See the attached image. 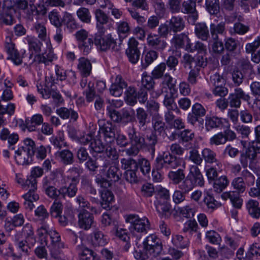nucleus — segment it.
<instances>
[{"label":"nucleus","instance_id":"1","mask_svg":"<svg viewBox=\"0 0 260 260\" xmlns=\"http://www.w3.org/2000/svg\"><path fill=\"white\" fill-rule=\"evenodd\" d=\"M127 135L131 146L123 150L126 155L131 157L136 156L141 150H148L152 155L154 154L155 146L158 142V138L154 132L151 131L144 136L132 126L128 129Z\"/></svg>","mask_w":260,"mask_h":260},{"label":"nucleus","instance_id":"2","mask_svg":"<svg viewBox=\"0 0 260 260\" xmlns=\"http://www.w3.org/2000/svg\"><path fill=\"white\" fill-rule=\"evenodd\" d=\"M180 167L184 169L185 167V162L182 158L164 152L154 160L152 172V179L154 182H160L163 179L164 174L170 170H175Z\"/></svg>","mask_w":260,"mask_h":260},{"label":"nucleus","instance_id":"3","mask_svg":"<svg viewBox=\"0 0 260 260\" xmlns=\"http://www.w3.org/2000/svg\"><path fill=\"white\" fill-rule=\"evenodd\" d=\"M232 186L235 189V191L225 192L222 194L221 198L224 200L229 199L235 208L240 209L242 205V199L240 198L239 194L245 191V182L243 178L238 177L233 180Z\"/></svg>","mask_w":260,"mask_h":260},{"label":"nucleus","instance_id":"4","mask_svg":"<svg viewBox=\"0 0 260 260\" xmlns=\"http://www.w3.org/2000/svg\"><path fill=\"white\" fill-rule=\"evenodd\" d=\"M105 30H103V31L98 30L94 35V43L98 49L103 51H106L109 49H111L112 51H117L118 49L115 39L110 34L105 35Z\"/></svg>","mask_w":260,"mask_h":260},{"label":"nucleus","instance_id":"5","mask_svg":"<svg viewBox=\"0 0 260 260\" xmlns=\"http://www.w3.org/2000/svg\"><path fill=\"white\" fill-rule=\"evenodd\" d=\"M107 110L110 118L116 123L126 124L135 119V111L132 109H122L119 112L109 106L107 107Z\"/></svg>","mask_w":260,"mask_h":260},{"label":"nucleus","instance_id":"6","mask_svg":"<svg viewBox=\"0 0 260 260\" xmlns=\"http://www.w3.org/2000/svg\"><path fill=\"white\" fill-rule=\"evenodd\" d=\"M127 223H129V230L132 233H144L150 229V223L148 219L146 217L140 218L136 214H129L125 218Z\"/></svg>","mask_w":260,"mask_h":260},{"label":"nucleus","instance_id":"7","mask_svg":"<svg viewBox=\"0 0 260 260\" xmlns=\"http://www.w3.org/2000/svg\"><path fill=\"white\" fill-rule=\"evenodd\" d=\"M143 250L154 257L159 255L162 250L160 240L154 234L147 237L143 242Z\"/></svg>","mask_w":260,"mask_h":260},{"label":"nucleus","instance_id":"8","mask_svg":"<svg viewBox=\"0 0 260 260\" xmlns=\"http://www.w3.org/2000/svg\"><path fill=\"white\" fill-rule=\"evenodd\" d=\"M225 80L218 73L210 76V83L214 87L212 92L215 96L223 97L228 93V89L225 86Z\"/></svg>","mask_w":260,"mask_h":260},{"label":"nucleus","instance_id":"9","mask_svg":"<svg viewBox=\"0 0 260 260\" xmlns=\"http://www.w3.org/2000/svg\"><path fill=\"white\" fill-rule=\"evenodd\" d=\"M99 133L103 135L104 140L107 143H113L115 138L116 125L110 121L105 120L99 122Z\"/></svg>","mask_w":260,"mask_h":260},{"label":"nucleus","instance_id":"10","mask_svg":"<svg viewBox=\"0 0 260 260\" xmlns=\"http://www.w3.org/2000/svg\"><path fill=\"white\" fill-rule=\"evenodd\" d=\"M42 190L49 198L56 200L60 199V188L57 189L55 186L54 179L48 176L44 177L42 181Z\"/></svg>","mask_w":260,"mask_h":260},{"label":"nucleus","instance_id":"11","mask_svg":"<svg viewBox=\"0 0 260 260\" xmlns=\"http://www.w3.org/2000/svg\"><path fill=\"white\" fill-rule=\"evenodd\" d=\"M196 6L194 0L182 1L180 12L187 15V21L190 24H194L199 17Z\"/></svg>","mask_w":260,"mask_h":260},{"label":"nucleus","instance_id":"12","mask_svg":"<svg viewBox=\"0 0 260 260\" xmlns=\"http://www.w3.org/2000/svg\"><path fill=\"white\" fill-rule=\"evenodd\" d=\"M250 97L246 94L243 90L239 87H237L234 90V92L229 94L228 98V103L232 108H239L241 104V100L245 101H249Z\"/></svg>","mask_w":260,"mask_h":260},{"label":"nucleus","instance_id":"13","mask_svg":"<svg viewBox=\"0 0 260 260\" xmlns=\"http://www.w3.org/2000/svg\"><path fill=\"white\" fill-rule=\"evenodd\" d=\"M5 50L8 54L7 59H11L15 64L19 65L22 62V58L24 57V54L25 51L23 50L22 52V55L15 48V45L12 42L11 39L9 37L6 38L5 42Z\"/></svg>","mask_w":260,"mask_h":260},{"label":"nucleus","instance_id":"14","mask_svg":"<svg viewBox=\"0 0 260 260\" xmlns=\"http://www.w3.org/2000/svg\"><path fill=\"white\" fill-rule=\"evenodd\" d=\"M104 158L101 167L107 168L110 165L112 161L118 159L119 154L113 143H107L103 153Z\"/></svg>","mask_w":260,"mask_h":260},{"label":"nucleus","instance_id":"15","mask_svg":"<svg viewBox=\"0 0 260 260\" xmlns=\"http://www.w3.org/2000/svg\"><path fill=\"white\" fill-rule=\"evenodd\" d=\"M138 41L134 38H131L128 42V48L125 53L128 60L133 64H136L139 60L140 56V51L138 48Z\"/></svg>","mask_w":260,"mask_h":260},{"label":"nucleus","instance_id":"16","mask_svg":"<svg viewBox=\"0 0 260 260\" xmlns=\"http://www.w3.org/2000/svg\"><path fill=\"white\" fill-rule=\"evenodd\" d=\"M183 60L190 69H197L200 71L201 68H204L207 66V59L202 55H197L192 57L191 55L185 54L183 57Z\"/></svg>","mask_w":260,"mask_h":260},{"label":"nucleus","instance_id":"17","mask_svg":"<svg viewBox=\"0 0 260 260\" xmlns=\"http://www.w3.org/2000/svg\"><path fill=\"white\" fill-rule=\"evenodd\" d=\"M147 42L148 46L157 52L163 51L167 46V42L161 37L152 34L148 35Z\"/></svg>","mask_w":260,"mask_h":260},{"label":"nucleus","instance_id":"18","mask_svg":"<svg viewBox=\"0 0 260 260\" xmlns=\"http://www.w3.org/2000/svg\"><path fill=\"white\" fill-rule=\"evenodd\" d=\"M200 206L205 211L212 212L221 206V204L216 201L214 197L209 192L204 193L202 201L199 203Z\"/></svg>","mask_w":260,"mask_h":260},{"label":"nucleus","instance_id":"19","mask_svg":"<svg viewBox=\"0 0 260 260\" xmlns=\"http://www.w3.org/2000/svg\"><path fill=\"white\" fill-rule=\"evenodd\" d=\"M93 221L94 217L91 213L85 209L80 210L78 214V225L81 229L89 230Z\"/></svg>","mask_w":260,"mask_h":260},{"label":"nucleus","instance_id":"20","mask_svg":"<svg viewBox=\"0 0 260 260\" xmlns=\"http://www.w3.org/2000/svg\"><path fill=\"white\" fill-rule=\"evenodd\" d=\"M176 92L175 89H171L169 91L165 92V98L163 101L164 106L167 109V112H173L177 113L180 112V110L178 108L177 104L175 102V94Z\"/></svg>","mask_w":260,"mask_h":260},{"label":"nucleus","instance_id":"21","mask_svg":"<svg viewBox=\"0 0 260 260\" xmlns=\"http://www.w3.org/2000/svg\"><path fill=\"white\" fill-rule=\"evenodd\" d=\"M169 24L171 31L174 34L182 31L185 27V22L183 18L179 15H173L166 21Z\"/></svg>","mask_w":260,"mask_h":260},{"label":"nucleus","instance_id":"22","mask_svg":"<svg viewBox=\"0 0 260 260\" xmlns=\"http://www.w3.org/2000/svg\"><path fill=\"white\" fill-rule=\"evenodd\" d=\"M186 177L191 180L196 186L202 187L204 185L203 176L197 166L191 165L190 166L189 172Z\"/></svg>","mask_w":260,"mask_h":260},{"label":"nucleus","instance_id":"23","mask_svg":"<svg viewBox=\"0 0 260 260\" xmlns=\"http://www.w3.org/2000/svg\"><path fill=\"white\" fill-rule=\"evenodd\" d=\"M81 188L87 194H89L92 199L91 201L96 203L98 200L94 198L96 195V190L92 184L91 180L86 175L81 177Z\"/></svg>","mask_w":260,"mask_h":260},{"label":"nucleus","instance_id":"24","mask_svg":"<svg viewBox=\"0 0 260 260\" xmlns=\"http://www.w3.org/2000/svg\"><path fill=\"white\" fill-rule=\"evenodd\" d=\"M127 87V83L120 75L116 76L115 82L111 85L110 88V93L116 97H119L123 93L124 88Z\"/></svg>","mask_w":260,"mask_h":260},{"label":"nucleus","instance_id":"25","mask_svg":"<svg viewBox=\"0 0 260 260\" xmlns=\"http://www.w3.org/2000/svg\"><path fill=\"white\" fill-rule=\"evenodd\" d=\"M56 58V55L53 52L49 50L44 53L39 54L35 56L31 63L36 62L38 63H44L45 66L50 65L54 59Z\"/></svg>","mask_w":260,"mask_h":260},{"label":"nucleus","instance_id":"26","mask_svg":"<svg viewBox=\"0 0 260 260\" xmlns=\"http://www.w3.org/2000/svg\"><path fill=\"white\" fill-rule=\"evenodd\" d=\"M225 119L216 116H207L205 118V128L207 131L214 128H221Z\"/></svg>","mask_w":260,"mask_h":260},{"label":"nucleus","instance_id":"27","mask_svg":"<svg viewBox=\"0 0 260 260\" xmlns=\"http://www.w3.org/2000/svg\"><path fill=\"white\" fill-rule=\"evenodd\" d=\"M173 113L166 112L165 114V119L166 123L170 128H174L176 129H181L185 127V124L181 118L175 119Z\"/></svg>","mask_w":260,"mask_h":260},{"label":"nucleus","instance_id":"28","mask_svg":"<svg viewBox=\"0 0 260 260\" xmlns=\"http://www.w3.org/2000/svg\"><path fill=\"white\" fill-rule=\"evenodd\" d=\"M15 160L18 165H28L33 161L34 155L29 154L27 152L23 150V149H18L15 151Z\"/></svg>","mask_w":260,"mask_h":260},{"label":"nucleus","instance_id":"29","mask_svg":"<svg viewBox=\"0 0 260 260\" xmlns=\"http://www.w3.org/2000/svg\"><path fill=\"white\" fill-rule=\"evenodd\" d=\"M76 249L80 260H96L97 259L96 253L82 244L77 245Z\"/></svg>","mask_w":260,"mask_h":260},{"label":"nucleus","instance_id":"30","mask_svg":"<svg viewBox=\"0 0 260 260\" xmlns=\"http://www.w3.org/2000/svg\"><path fill=\"white\" fill-rule=\"evenodd\" d=\"M178 137L180 143L182 144H187L184 145V147L187 149L190 148L189 146L195 138V134L191 129H185L180 132L178 134Z\"/></svg>","mask_w":260,"mask_h":260},{"label":"nucleus","instance_id":"31","mask_svg":"<svg viewBox=\"0 0 260 260\" xmlns=\"http://www.w3.org/2000/svg\"><path fill=\"white\" fill-rule=\"evenodd\" d=\"M255 160V153L251 149H246L245 152H242L239 159L243 168H246L248 165L249 167L251 168Z\"/></svg>","mask_w":260,"mask_h":260},{"label":"nucleus","instance_id":"32","mask_svg":"<svg viewBox=\"0 0 260 260\" xmlns=\"http://www.w3.org/2000/svg\"><path fill=\"white\" fill-rule=\"evenodd\" d=\"M210 31L213 40H219L218 35L226 34L225 22L221 21L218 24L211 23Z\"/></svg>","mask_w":260,"mask_h":260},{"label":"nucleus","instance_id":"33","mask_svg":"<svg viewBox=\"0 0 260 260\" xmlns=\"http://www.w3.org/2000/svg\"><path fill=\"white\" fill-rule=\"evenodd\" d=\"M203 157L207 164H213L215 163L216 167L220 169L221 164L217 158V154L215 152L209 148H204L202 150Z\"/></svg>","mask_w":260,"mask_h":260},{"label":"nucleus","instance_id":"34","mask_svg":"<svg viewBox=\"0 0 260 260\" xmlns=\"http://www.w3.org/2000/svg\"><path fill=\"white\" fill-rule=\"evenodd\" d=\"M78 62V69L81 75L86 78L90 75L91 71L92 66L90 60L85 57H81Z\"/></svg>","mask_w":260,"mask_h":260},{"label":"nucleus","instance_id":"35","mask_svg":"<svg viewBox=\"0 0 260 260\" xmlns=\"http://www.w3.org/2000/svg\"><path fill=\"white\" fill-rule=\"evenodd\" d=\"M194 32L197 37L203 40L207 41L209 38V31L205 22L194 23Z\"/></svg>","mask_w":260,"mask_h":260},{"label":"nucleus","instance_id":"36","mask_svg":"<svg viewBox=\"0 0 260 260\" xmlns=\"http://www.w3.org/2000/svg\"><path fill=\"white\" fill-rule=\"evenodd\" d=\"M55 155L63 165H72L74 162L73 153L68 149L58 151L55 153Z\"/></svg>","mask_w":260,"mask_h":260},{"label":"nucleus","instance_id":"37","mask_svg":"<svg viewBox=\"0 0 260 260\" xmlns=\"http://www.w3.org/2000/svg\"><path fill=\"white\" fill-rule=\"evenodd\" d=\"M109 169L106 172V176L108 179L112 182L119 181L122 176V173L118 166V165L114 164L110 165Z\"/></svg>","mask_w":260,"mask_h":260},{"label":"nucleus","instance_id":"38","mask_svg":"<svg viewBox=\"0 0 260 260\" xmlns=\"http://www.w3.org/2000/svg\"><path fill=\"white\" fill-rule=\"evenodd\" d=\"M94 15L98 30L103 31V30H106L104 25L107 24L109 21L108 15L101 9H96L94 12Z\"/></svg>","mask_w":260,"mask_h":260},{"label":"nucleus","instance_id":"39","mask_svg":"<svg viewBox=\"0 0 260 260\" xmlns=\"http://www.w3.org/2000/svg\"><path fill=\"white\" fill-rule=\"evenodd\" d=\"M158 56V52L155 50H150L143 54L141 59V67L142 69H146Z\"/></svg>","mask_w":260,"mask_h":260},{"label":"nucleus","instance_id":"40","mask_svg":"<svg viewBox=\"0 0 260 260\" xmlns=\"http://www.w3.org/2000/svg\"><path fill=\"white\" fill-rule=\"evenodd\" d=\"M56 112L63 119H68L70 117L74 121H76L78 118L77 112L71 108L68 109L66 107H61L57 109Z\"/></svg>","mask_w":260,"mask_h":260},{"label":"nucleus","instance_id":"41","mask_svg":"<svg viewBox=\"0 0 260 260\" xmlns=\"http://www.w3.org/2000/svg\"><path fill=\"white\" fill-rule=\"evenodd\" d=\"M136 118L139 128L145 129L146 124L149 122L148 114L146 111L143 108H139L136 111Z\"/></svg>","mask_w":260,"mask_h":260},{"label":"nucleus","instance_id":"42","mask_svg":"<svg viewBox=\"0 0 260 260\" xmlns=\"http://www.w3.org/2000/svg\"><path fill=\"white\" fill-rule=\"evenodd\" d=\"M224 46L225 49L232 53H239L240 50L239 41L231 37L225 39Z\"/></svg>","mask_w":260,"mask_h":260},{"label":"nucleus","instance_id":"43","mask_svg":"<svg viewBox=\"0 0 260 260\" xmlns=\"http://www.w3.org/2000/svg\"><path fill=\"white\" fill-rule=\"evenodd\" d=\"M171 42L176 48H180L183 47L185 43L186 44L190 43V40L187 34L181 33L175 34Z\"/></svg>","mask_w":260,"mask_h":260},{"label":"nucleus","instance_id":"44","mask_svg":"<svg viewBox=\"0 0 260 260\" xmlns=\"http://www.w3.org/2000/svg\"><path fill=\"white\" fill-rule=\"evenodd\" d=\"M77 190V186L73 183H70L68 186H61L60 187V199H66L67 197L73 198L76 196Z\"/></svg>","mask_w":260,"mask_h":260},{"label":"nucleus","instance_id":"45","mask_svg":"<svg viewBox=\"0 0 260 260\" xmlns=\"http://www.w3.org/2000/svg\"><path fill=\"white\" fill-rule=\"evenodd\" d=\"M212 182L214 190L217 193L222 192L229 183L227 177L225 175L217 178Z\"/></svg>","mask_w":260,"mask_h":260},{"label":"nucleus","instance_id":"46","mask_svg":"<svg viewBox=\"0 0 260 260\" xmlns=\"http://www.w3.org/2000/svg\"><path fill=\"white\" fill-rule=\"evenodd\" d=\"M101 196L102 207L105 209H109L114 200L113 193L109 190H105L102 192Z\"/></svg>","mask_w":260,"mask_h":260},{"label":"nucleus","instance_id":"47","mask_svg":"<svg viewBox=\"0 0 260 260\" xmlns=\"http://www.w3.org/2000/svg\"><path fill=\"white\" fill-rule=\"evenodd\" d=\"M169 170L168 174L169 178L175 184H179L185 177L183 169L179 168L175 171Z\"/></svg>","mask_w":260,"mask_h":260},{"label":"nucleus","instance_id":"48","mask_svg":"<svg viewBox=\"0 0 260 260\" xmlns=\"http://www.w3.org/2000/svg\"><path fill=\"white\" fill-rule=\"evenodd\" d=\"M186 50L190 52L197 51L199 54H205L207 51L206 46L201 42L197 41L194 43H188L186 44Z\"/></svg>","mask_w":260,"mask_h":260},{"label":"nucleus","instance_id":"49","mask_svg":"<svg viewBox=\"0 0 260 260\" xmlns=\"http://www.w3.org/2000/svg\"><path fill=\"white\" fill-rule=\"evenodd\" d=\"M22 233L25 236L26 242L30 245L34 246L36 240L32 225L30 223H26L22 229Z\"/></svg>","mask_w":260,"mask_h":260},{"label":"nucleus","instance_id":"50","mask_svg":"<svg viewBox=\"0 0 260 260\" xmlns=\"http://www.w3.org/2000/svg\"><path fill=\"white\" fill-rule=\"evenodd\" d=\"M125 94V101L128 105L133 106L137 103V92L135 87L129 86Z\"/></svg>","mask_w":260,"mask_h":260},{"label":"nucleus","instance_id":"51","mask_svg":"<svg viewBox=\"0 0 260 260\" xmlns=\"http://www.w3.org/2000/svg\"><path fill=\"white\" fill-rule=\"evenodd\" d=\"M248 213L252 217L258 218L260 216V208L258 202L254 200H250L246 204Z\"/></svg>","mask_w":260,"mask_h":260},{"label":"nucleus","instance_id":"52","mask_svg":"<svg viewBox=\"0 0 260 260\" xmlns=\"http://www.w3.org/2000/svg\"><path fill=\"white\" fill-rule=\"evenodd\" d=\"M93 234L92 242L94 246H104L108 243L107 236L104 235L101 231H96Z\"/></svg>","mask_w":260,"mask_h":260},{"label":"nucleus","instance_id":"53","mask_svg":"<svg viewBox=\"0 0 260 260\" xmlns=\"http://www.w3.org/2000/svg\"><path fill=\"white\" fill-rule=\"evenodd\" d=\"M206 10L211 15L217 16L220 13L219 0H206Z\"/></svg>","mask_w":260,"mask_h":260},{"label":"nucleus","instance_id":"54","mask_svg":"<svg viewBox=\"0 0 260 260\" xmlns=\"http://www.w3.org/2000/svg\"><path fill=\"white\" fill-rule=\"evenodd\" d=\"M25 201L24 206L25 209L28 211H31L35 207L33 201H36L39 200V197L37 193H26L23 196Z\"/></svg>","mask_w":260,"mask_h":260},{"label":"nucleus","instance_id":"55","mask_svg":"<svg viewBox=\"0 0 260 260\" xmlns=\"http://www.w3.org/2000/svg\"><path fill=\"white\" fill-rule=\"evenodd\" d=\"M22 187L28 190L27 193H37L36 192L37 189V180L29 175L22 184Z\"/></svg>","mask_w":260,"mask_h":260},{"label":"nucleus","instance_id":"56","mask_svg":"<svg viewBox=\"0 0 260 260\" xmlns=\"http://www.w3.org/2000/svg\"><path fill=\"white\" fill-rule=\"evenodd\" d=\"M196 211V208L194 205L192 204L178 208V212L180 214L184 217L187 218L193 217Z\"/></svg>","mask_w":260,"mask_h":260},{"label":"nucleus","instance_id":"57","mask_svg":"<svg viewBox=\"0 0 260 260\" xmlns=\"http://www.w3.org/2000/svg\"><path fill=\"white\" fill-rule=\"evenodd\" d=\"M154 78L152 76L149 75L146 72H144L142 75L141 87L148 90L153 88L155 82Z\"/></svg>","mask_w":260,"mask_h":260},{"label":"nucleus","instance_id":"58","mask_svg":"<svg viewBox=\"0 0 260 260\" xmlns=\"http://www.w3.org/2000/svg\"><path fill=\"white\" fill-rule=\"evenodd\" d=\"M63 205L61 202L56 200L54 201L50 208V214L51 217L57 218L62 213Z\"/></svg>","mask_w":260,"mask_h":260},{"label":"nucleus","instance_id":"59","mask_svg":"<svg viewBox=\"0 0 260 260\" xmlns=\"http://www.w3.org/2000/svg\"><path fill=\"white\" fill-rule=\"evenodd\" d=\"M121 168L126 171L138 170L137 160L132 158L121 159Z\"/></svg>","mask_w":260,"mask_h":260},{"label":"nucleus","instance_id":"60","mask_svg":"<svg viewBox=\"0 0 260 260\" xmlns=\"http://www.w3.org/2000/svg\"><path fill=\"white\" fill-rule=\"evenodd\" d=\"M15 246L17 251H18L21 255H26L28 253V249L33 246L30 245L28 243L23 240H19L15 239Z\"/></svg>","mask_w":260,"mask_h":260},{"label":"nucleus","instance_id":"61","mask_svg":"<svg viewBox=\"0 0 260 260\" xmlns=\"http://www.w3.org/2000/svg\"><path fill=\"white\" fill-rule=\"evenodd\" d=\"M77 15L78 18L83 23H90L91 20V15L88 9L81 7L77 11Z\"/></svg>","mask_w":260,"mask_h":260},{"label":"nucleus","instance_id":"62","mask_svg":"<svg viewBox=\"0 0 260 260\" xmlns=\"http://www.w3.org/2000/svg\"><path fill=\"white\" fill-rule=\"evenodd\" d=\"M156 211L162 217H168L170 214V205L167 202H158L155 204Z\"/></svg>","mask_w":260,"mask_h":260},{"label":"nucleus","instance_id":"63","mask_svg":"<svg viewBox=\"0 0 260 260\" xmlns=\"http://www.w3.org/2000/svg\"><path fill=\"white\" fill-rule=\"evenodd\" d=\"M172 242L174 246L180 248H185L189 244V241L187 238L179 235H175L172 236Z\"/></svg>","mask_w":260,"mask_h":260},{"label":"nucleus","instance_id":"64","mask_svg":"<svg viewBox=\"0 0 260 260\" xmlns=\"http://www.w3.org/2000/svg\"><path fill=\"white\" fill-rule=\"evenodd\" d=\"M245 256L249 259L254 257H260V243H254L250 245Z\"/></svg>","mask_w":260,"mask_h":260}]
</instances>
